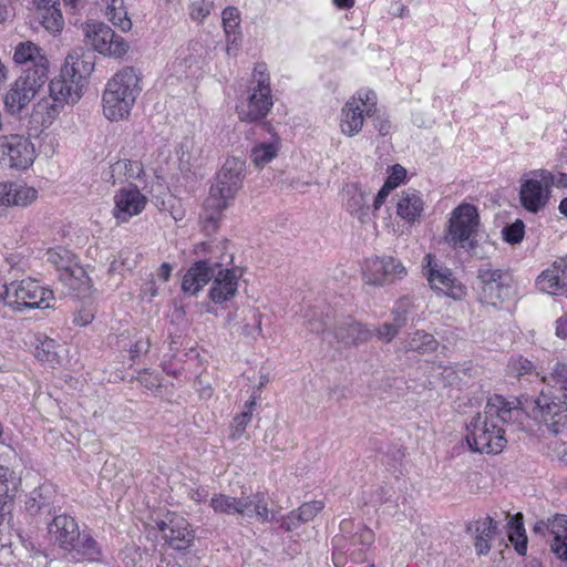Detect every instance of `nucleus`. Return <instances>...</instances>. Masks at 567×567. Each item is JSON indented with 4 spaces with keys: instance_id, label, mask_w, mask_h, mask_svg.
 <instances>
[{
    "instance_id": "f257e3e1",
    "label": "nucleus",
    "mask_w": 567,
    "mask_h": 567,
    "mask_svg": "<svg viewBox=\"0 0 567 567\" xmlns=\"http://www.w3.org/2000/svg\"><path fill=\"white\" fill-rule=\"evenodd\" d=\"M518 410L501 395L488 399L483 412L477 413L466 427V443L471 451L498 454L506 446L503 424Z\"/></svg>"
},
{
    "instance_id": "f03ea898",
    "label": "nucleus",
    "mask_w": 567,
    "mask_h": 567,
    "mask_svg": "<svg viewBox=\"0 0 567 567\" xmlns=\"http://www.w3.org/2000/svg\"><path fill=\"white\" fill-rule=\"evenodd\" d=\"M142 92V74L134 66H123L106 82L102 94L104 116L111 122L125 120Z\"/></svg>"
},
{
    "instance_id": "7ed1b4c3",
    "label": "nucleus",
    "mask_w": 567,
    "mask_h": 567,
    "mask_svg": "<svg viewBox=\"0 0 567 567\" xmlns=\"http://www.w3.org/2000/svg\"><path fill=\"white\" fill-rule=\"evenodd\" d=\"M245 173V162L237 158H227L218 172L209 195L204 203V219L207 227L215 228L219 216L234 200L241 188Z\"/></svg>"
},
{
    "instance_id": "20e7f679",
    "label": "nucleus",
    "mask_w": 567,
    "mask_h": 567,
    "mask_svg": "<svg viewBox=\"0 0 567 567\" xmlns=\"http://www.w3.org/2000/svg\"><path fill=\"white\" fill-rule=\"evenodd\" d=\"M378 96L368 87H362L352 94L341 106L338 115V128L341 135L354 137L359 135L368 118L377 115Z\"/></svg>"
},
{
    "instance_id": "39448f33",
    "label": "nucleus",
    "mask_w": 567,
    "mask_h": 567,
    "mask_svg": "<svg viewBox=\"0 0 567 567\" xmlns=\"http://www.w3.org/2000/svg\"><path fill=\"white\" fill-rule=\"evenodd\" d=\"M80 29L85 48L104 58L121 60L131 50L130 42L103 21L90 19Z\"/></svg>"
},
{
    "instance_id": "423d86ee",
    "label": "nucleus",
    "mask_w": 567,
    "mask_h": 567,
    "mask_svg": "<svg viewBox=\"0 0 567 567\" xmlns=\"http://www.w3.org/2000/svg\"><path fill=\"white\" fill-rule=\"evenodd\" d=\"M481 218L477 207L462 203L450 214L445 228V241L463 249H473L477 243Z\"/></svg>"
},
{
    "instance_id": "0eeeda50",
    "label": "nucleus",
    "mask_w": 567,
    "mask_h": 567,
    "mask_svg": "<svg viewBox=\"0 0 567 567\" xmlns=\"http://www.w3.org/2000/svg\"><path fill=\"white\" fill-rule=\"evenodd\" d=\"M254 85L246 100L237 105L238 117L243 122H256L264 118L271 110L270 78L265 65L254 69Z\"/></svg>"
},
{
    "instance_id": "6e6552de",
    "label": "nucleus",
    "mask_w": 567,
    "mask_h": 567,
    "mask_svg": "<svg viewBox=\"0 0 567 567\" xmlns=\"http://www.w3.org/2000/svg\"><path fill=\"white\" fill-rule=\"evenodd\" d=\"M544 381L547 385L535 401L536 410L554 416L560 411H567V362H556Z\"/></svg>"
},
{
    "instance_id": "1a4fd4ad",
    "label": "nucleus",
    "mask_w": 567,
    "mask_h": 567,
    "mask_svg": "<svg viewBox=\"0 0 567 567\" xmlns=\"http://www.w3.org/2000/svg\"><path fill=\"white\" fill-rule=\"evenodd\" d=\"M53 292L32 279L10 282L9 307L16 311L47 309L51 307Z\"/></svg>"
},
{
    "instance_id": "9d476101",
    "label": "nucleus",
    "mask_w": 567,
    "mask_h": 567,
    "mask_svg": "<svg viewBox=\"0 0 567 567\" xmlns=\"http://www.w3.org/2000/svg\"><path fill=\"white\" fill-rule=\"evenodd\" d=\"M424 275L431 288L455 301L463 300L467 295L466 287L454 276L453 271L436 262L431 254L424 257Z\"/></svg>"
},
{
    "instance_id": "9b49d317",
    "label": "nucleus",
    "mask_w": 567,
    "mask_h": 567,
    "mask_svg": "<svg viewBox=\"0 0 567 567\" xmlns=\"http://www.w3.org/2000/svg\"><path fill=\"white\" fill-rule=\"evenodd\" d=\"M156 525L165 544L173 550L186 551L195 543V529L185 517L177 513H166L156 522Z\"/></svg>"
},
{
    "instance_id": "f8f14e48",
    "label": "nucleus",
    "mask_w": 567,
    "mask_h": 567,
    "mask_svg": "<svg viewBox=\"0 0 567 567\" xmlns=\"http://www.w3.org/2000/svg\"><path fill=\"white\" fill-rule=\"evenodd\" d=\"M539 169L525 174L519 182L518 198L522 207L532 214H538L549 204L551 194Z\"/></svg>"
},
{
    "instance_id": "ddd939ff",
    "label": "nucleus",
    "mask_w": 567,
    "mask_h": 567,
    "mask_svg": "<svg viewBox=\"0 0 567 567\" xmlns=\"http://www.w3.org/2000/svg\"><path fill=\"white\" fill-rule=\"evenodd\" d=\"M477 279L480 301L486 305H501L513 292L507 276L498 269L484 266L478 269Z\"/></svg>"
},
{
    "instance_id": "4468645a",
    "label": "nucleus",
    "mask_w": 567,
    "mask_h": 567,
    "mask_svg": "<svg viewBox=\"0 0 567 567\" xmlns=\"http://www.w3.org/2000/svg\"><path fill=\"white\" fill-rule=\"evenodd\" d=\"M37 158V150L30 138L22 135H10L0 140V162L11 168L25 171Z\"/></svg>"
},
{
    "instance_id": "2eb2a0df",
    "label": "nucleus",
    "mask_w": 567,
    "mask_h": 567,
    "mask_svg": "<svg viewBox=\"0 0 567 567\" xmlns=\"http://www.w3.org/2000/svg\"><path fill=\"white\" fill-rule=\"evenodd\" d=\"M48 79L21 74L4 95V106L11 114L20 113L40 93Z\"/></svg>"
},
{
    "instance_id": "dca6fc26",
    "label": "nucleus",
    "mask_w": 567,
    "mask_h": 567,
    "mask_svg": "<svg viewBox=\"0 0 567 567\" xmlns=\"http://www.w3.org/2000/svg\"><path fill=\"white\" fill-rule=\"evenodd\" d=\"M405 275L406 268L399 259L383 256L367 261L363 280L367 285L382 287L402 279Z\"/></svg>"
},
{
    "instance_id": "f3484780",
    "label": "nucleus",
    "mask_w": 567,
    "mask_h": 567,
    "mask_svg": "<svg viewBox=\"0 0 567 567\" xmlns=\"http://www.w3.org/2000/svg\"><path fill=\"white\" fill-rule=\"evenodd\" d=\"M147 203V196L136 186H123L113 196L112 216L118 225L128 223L145 210Z\"/></svg>"
},
{
    "instance_id": "a211bd4d",
    "label": "nucleus",
    "mask_w": 567,
    "mask_h": 567,
    "mask_svg": "<svg viewBox=\"0 0 567 567\" xmlns=\"http://www.w3.org/2000/svg\"><path fill=\"white\" fill-rule=\"evenodd\" d=\"M216 267L208 298L212 302L221 305L234 299L237 295L244 270L239 267H223V264H216Z\"/></svg>"
},
{
    "instance_id": "6ab92c4d",
    "label": "nucleus",
    "mask_w": 567,
    "mask_h": 567,
    "mask_svg": "<svg viewBox=\"0 0 567 567\" xmlns=\"http://www.w3.org/2000/svg\"><path fill=\"white\" fill-rule=\"evenodd\" d=\"M47 260L60 271V278L71 289H80L86 280L84 269L75 261L74 255L66 248L56 247L47 251Z\"/></svg>"
},
{
    "instance_id": "aec40b11",
    "label": "nucleus",
    "mask_w": 567,
    "mask_h": 567,
    "mask_svg": "<svg viewBox=\"0 0 567 567\" xmlns=\"http://www.w3.org/2000/svg\"><path fill=\"white\" fill-rule=\"evenodd\" d=\"M12 60L18 65H30L22 74L49 76V60L43 49L32 41L19 42L14 47Z\"/></svg>"
},
{
    "instance_id": "412c9836",
    "label": "nucleus",
    "mask_w": 567,
    "mask_h": 567,
    "mask_svg": "<svg viewBox=\"0 0 567 567\" xmlns=\"http://www.w3.org/2000/svg\"><path fill=\"white\" fill-rule=\"evenodd\" d=\"M39 198V189L23 181L0 182V208L28 207Z\"/></svg>"
},
{
    "instance_id": "4be33fe9",
    "label": "nucleus",
    "mask_w": 567,
    "mask_h": 567,
    "mask_svg": "<svg viewBox=\"0 0 567 567\" xmlns=\"http://www.w3.org/2000/svg\"><path fill=\"white\" fill-rule=\"evenodd\" d=\"M262 315L254 307L244 308L243 310H235L227 316V324L230 329L248 340H256L261 336Z\"/></svg>"
},
{
    "instance_id": "5701e85b",
    "label": "nucleus",
    "mask_w": 567,
    "mask_h": 567,
    "mask_svg": "<svg viewBox=\"0 0 567 567\" xmlns=\"http://www.w3.org/2000/svg\"><path fill=\"white\" fill-rule=\"evenodd\" d=\"M539 291L557 296L567 291V258L556 260L536 279Z\"/></svg>"
},
{
    "instance_id": "b1692460",
    "label": "nucleus",
    "mask_w": 567,
    "mask_h": 567,
    "mask_svg": "<svg viewBox=\"0 0 567 567\" xmlns=\"http://www.w3.org/2000/svg\"><path fill=\"white\" fill-rule=\"evenodd\" d=\"M424 207L422 194L416 189L408 188L395 196V213L410 226L420 221Z\"/></svg>"
},
{
    "instance_id": "393cba45",
    "label": "nucleus",
    "mask_w": 567,
    "mask_h": 567,
    "mask_svg": "<svg viewBox=\"0 0 567 567\" xmlns=\"http://www.w3.org/2000/svg\"><path fill=\"white\" fill-rule=\"evenodd\" d=\"M344 192L347 196L344 203L347 212L351 216L355 217L361 224L370 223V190L358 184H349L347 185Z\"/></svg>"
},
{
    "instance_id": "a878e982",
    "label": "nucleus",
    "mask_w": 567,
    "mask_h": 567,
    "mask_svg": "<svg viewBox=\"0 0 567 567\" xmlns=\"http://www.w3.org/2000/svg\"><path fill=\"white\" fill-rule=\"evenodd\" d=\"M79 526L75 519L68 515H58L48 525V534L50 540L68 550L70 546H73L75 537H78Z\"/></svg>"
},
{
    "instance_id": "bb28decb",
    "label": "nucleus",
    "mask_w": 567,
    "mask_h": 567,
    "mask_svg": "<svg viewBox=\"0 0 567 567\" xmlns=\"http://www.w3.org/2000/svg\"><path fill=\"white\" fill-rule=\"evenodd\" d=\"M93 3L112 25L123 32L131 31L133 22L128 17L125 0H93Z\"/></svg>"
},
{
    "instance_id": "cd10ccee",
    "label": "nucleus",
    "mask_w": 567,
    "mask_h": 567,
    "mask_svg": "<svg viewBox=\"0 0 567 567\" xmlns=\"http://www.w3.org/2000/svg\"><path fill=\"white\" fill-rule=\"evenodd\" d=\"M144 175V168L141 162L132 159H118L111 164L105 178L113 185H121L127 183L128 186H134L133 183L138 181Z\"/></svg>"
},
{
    "instance_id": "c85d7f7f",
    "label": "nucleus",
    "mask_w": 567,
    "mask_h": 567,
    "mask_svg": "<svg viewBox=\"0 0 567 567\" xmlns=\"http://www.w3.org/2000/svg\"><path fill=\"white\" fill-rule=\"evenodd\" d=\"M217 261L200 260L195 262L185 274L182 288L185 292L197 293L208 281H210L216 271Z\"/></svg>"
},
{
    "instance_id": "c756f323",
    "label": "nucleus",
    "mask_w": 567,
    "mask_h": 567,
    "mask_svg": "<svg viewBox=\"0 0 567 567\" xmlns=\"http://www.w3.org/2000/svg\"><path fill=\"white\" fill-rule=\"evenodd\" d=\"M221 22L226 35V53L237 55L241 42L240 13L235 7L224 9Z\"/></svg>"
},
{
    "instance_id": "7c9ffc66",
    "label": "nucleus",
    "mask_w": 567,
    "mask_h": 567,
    "mask_svg": "<svg viewBox=\"0 0 567 567\" xmlns=\"http://www.w3.org/2000/svg\"><path fill=\"white\" fill-rule=\"evenodd\" d=\"M82 91L83 85H78L73 80L66 81L60 76L51 80L49 84V94L64 106L78 103L82 97Z\"/></svg>"
},
{
    "instance_id": "2f4dec72",
    "label": "nucleus",
    "mask_w": 567,
    "mask_h": 567,
    "mask_svg": "<svg viewBox=\"0 0 567 567\" xmlns=\"http://www.w3.org/2000/svg\"><path fill=\"white\" fill-rule=\"evenodd\" d=\"M498 524L491 516L480 518L474 524L475 548L480 555H485L491 549V542L497 534Z\"/></svg>"
},
{
    "instance_id": "473e14b6",
    "label": "nucleus",
    "mask_w": 567,
    "mask_h": 567,
    "mask_svg": "<svg viewBox=\"0 0 567 567\" xmlns=\"http://www.w3.org/2000/svg\"><path fill=\"white\" fill-rule=\"evenodd\" d=\"M550 549L555 556L567 561V516L556 515L551 523Z\"/></svg>"
},
{
    "instance_id": "72a5a7b5",
    "label": "nucleus",
    "mask_w": 567,
    "mask_h": 567,
    "mask_svg": "<svg viewBox=\"0 0 567 567\" xmlns=\"http://www.w3.org/2000/svg\"><path fill=\"white\" fill-rule=\"evenodd\" d=\"M64 105L53 100L52 95L42 97L34 106L33 117L43 127L51 126L63 111Z\"/></svg>"
},
{
    "instance_id": "f704fd0d",
    "label": "nucleus",
    "mask_w": 567,
    "mask_h": 567,
    "mask_svg": "<svg viewBox=\"0 0 567 567\" xmlns=\"http://www.w3.org/2000/svg\"><path fill=\"white\" fill-rule=\"evenodd\" d=\"M280 148L281 142L279 137L257 143L251 148L250 159L256 167L262 168L278 156Z\"/></svg>"
},
{
    "instance_id": "c9c22d12",
    "label": "nucleus",
    "mask_w": 567,
    "mask_h": 567,
    "mask_svg": "<svg viewBox=\"0 0 567 567\" xmlns=\"http://www.w3.org/2000/svg\"><path fill=\"white\" fill-rule=\"evenodd\" d=\"M54 495L55 491L51 485H41L33 489L25 502L28 512L30 514H38L42 511L50 513Z\"/></svg>"
},
{
    "instance_id": "e433bc0d",
    "label": "nucleus",
    "mask_w": 567,
    "mask_h": 567,
    "mask_svg": "<svg viewBox=\"0 0 567 567\" xmlns=\"http://www.w3.org/2000/svg\"><path fill=\"white\" fill-rule=\"evenodd\" d=\"M237 514L248 518L257 517L261 520H268L270 512L264 497L259 494H255L239 497Z\"/></svg>"
},
{
    "instance_id": "4c0bfd02",
    "label": "nucleus",
    "mask_w": 567,
    "mask_h": 567,
    "mask_svg": "<svg viewBox=\"0 0 567 567\" xmlns=\"http://www.w3.org/2000/svg\"><path fill=\"white\" fill-rule=\"evenodd\" d=\"M19 485L14 472L0 466V520L3 518L6 507L13 501Z\"/></svg>"
},
{
    "instance_id": "58836bf2",
    "label": "nucleus",
    "mask_w": 567,
    "mask_h": 567,
    "mask_svg": "<svg viewBox=\"0 0 567 567\" xmlns=\"http://www.w3.org/2000/svg\"><path fill=\"white\" fill-rule=\"evenodd\" d=\"M40 24L51 35H59L65 25L64 17L60 8V3L48 7L37 12Z\"/></svg>"
},
{
    "instance_id": "ea45409f",
    "label": "nucleus",
    "mask_w": 567,
    "mask_h": 567,
    "mask_svg": "<svg viewBox=\"0 0 567 567\" xmlns=\"http://www.w3.org/2000/svg\"><path fill=\"white\" fill-rule=\"evenodd\" d=\"M402 343L404 350L422 353L434 352L439 347L436 339L431 333L423 330H417L409 334Z\"/></svg>"
},
{
    "instance_id": "a19ab883",
    "label": "nucleus",
    "mask_w": 567,
    "mask_h": 567,
    "mask_svg": "<svg viewBox=\"0 0 567 567\" xmlns=\"http://www.w3.org/2000/svg\"><path fill=\"white\" fill-rule=\"evenodd\" d=\"M373 332L359 322H351L337 330V338L344 344H358L369 341Z\"/></svg>"
},
{
    "instance_id": "79ce46f5",
    "label": "nucleus",
    "mask_w": 567,
    "mask_h": 567,
    "mask_svg": "<svg viewBox=\"0 0 567 567\" xmlns=\"http://www.w3.org/2000/svg\"><path fill=\"white\" fill-rule=\"evenodd\" d=\"M507 517L509 518L507 523L508 538L516 551L519 555H525L527 550V536L525 534L523 516L522 514H516L514 516L507 515Z\"/></svg>"
},
{
    "instance_id": "37998d69",
    "label": "nucleus",
    "mask_w": 567,
    "mask_h": 567,
    "mask_svg": "<svg viewBox=\"0 0 567 567\" xmlns=\"http://www.w3.org/2000/svg\"><path fill=\"white\" fill-rule=\"evenodd\" d=\"M73 546L66 550L72 554H76L81 557L93 559L99 554V547L96 542L92 538V536L85 532L78 533V537H75Z\"/></svg>"
},
{
    "instance_id": "c03bdc74",
    "label": "nucleus",
    "mask_w": 567,
    "mask_h": 567,
    "mask_svg": "<svg viewBox=\"0 0 567 567\" xmlns=\"http://www.w3.org/2000/svg\"><path fill=\"white\" fill-rule=\"evenodd\" d=\"M60 349L61 347L58 346L53 339L44 338L43 340H39L37 344L35 358L39 361L54 367L60 362Z\"/></svg>"
},
{
    "instance_id": "a18cd8bd",
    "label": "nucleus",
    "mask_w": 567,
    "mask_h": 567,
    "mask_svg": "<svg viewBox=\"0 0 567 567\" xmlns=\"http://www.w3.org/2000/svg\"><path fill=\"white\" fill-rule=\"evenodd\" d=\"M81 63L78 54H69L65 58L64 64L60 72V78L71 81L73 80L78 85L84 86L83 76L80 73L79 64Z\"/></svg>"
},
{
    "instance_id": "49530a36",
    "label": "nucleus",
    "mask_w": 567,
    "mask_h": 567,
    "mask_svg": "<svg viewBox=\"0 0 567 567\" xmlns=\"http://www.w3.org/2000/svg\"><path fill=\"white\" fill-rule=\"evenodd\" d=\"M238 504L239 498L224 494L215 495L210 499V506L213 507L214 512L227 515L237 514Z\"/></svg>"
},
{
    "instance_id": "de8ad7c7",
    "label": "nucleus",
    "mask_w": 567,
    "mask_h": 567,
    "mask_svg": "<svg viewBox=\"0 0 567 567\" xmlns=\"http://www.w3.org/2000/svg\"><path fill=\"white\" fill-rule=\"evenodd\" d=\"M508 373L515 378L532 374L535 371V365L528 359L523 357L512 358L507 365Z\"/></svg>"
},
{
    "instance_id": "09e8293b",
    "label": "nucleus",
    "mask_w": 567,
    "mask_h": 567,
    "mask_svg": "<svg viewBox=\"0 0 567 567\" xmlns=\"http://www.w3.org/2000/svg\"><path fill=\"white\" fill-rule=\"evenodd\" d=\"M566 411H560L558 415L547 414L546 412L538 411L543 422H545L554 434L564 433L567 431V414Z\"/></svg>"
},
{
    "instance_id": "8fccbe9b",
    "label": "nucleus",
    "mask_w": 567,
    "mask_h": 567,
    "mask_svg": "<svg viewBox=\"0 0 567 567\" xmlns=\"http://www.w3.org/2000/svg\"><path fill=\"white\" fill-rule=\"evenodd\" d=\"M179 161L183 163H190L199 156V148L196 145L194 137H185L176 150Z\"/></svg>"
},
{
    "instance_id": "3c124183",
    "label": "nucleus",
    "mask_w": 567,
    "mask_h": 567,
    "mask_svg": "<svg viewBox=\"0 0 567 567\" xmlns=\"http://www.w3.org/2000/svg\"><path fill=\"white\" fill-rule=\"evenodd\" d=\"M323 508V504L319 501L302 504L298 509L292 511V518L298 517L302 523L313 519Z\"/></svg>"
},
{
    "instance_id": "603ef678",
    "label": "nucleus",
    "mask_w": 567,
    "mask_h": 567,
    "mask_svg": "<svg viewBox=\"0 0 567 567\" xmlns=\"http://www.w3.org/2000/svg\"><path fill=\"white\" fill-rule=\"evenodd\" d=\"M502 234L506 243L518 244L524 238L525 225L523 220L516 219L513 224L504 227Z\"/></svg>"
},
{
    "instance_id": "864d4df0",
    "label": "nucleus",
    "mask_w": 567,
    "mask_h": 567,
    "mask_svg": "<svg viewBox=\"0 0 567 567\" xmlns=\"http://www.w3.org/2000/svg\"><path fill=\"white\" fill-rule=\"evenodd\" d=\"M540 176L544 177V181L551 192V188L555 186L557 188L567 187V174L561 172H551L545 168H539Z\"/></svg>"
},
{
    "instance_id": "5fc2aeb1",
    "label": "nucleus",
    "mask_w": 567,
    "mask_h": 567,
    "mask_svg": "<svg viewBox=\"0 0 567 567\" xmlns=\"http://www.w3.org/2000/svg\"><path fill=\"white\" fill-rule=\"evenodd\" d=\"M252 416L250 415V411H244L240 414L234 417L230 429V437L233 440H238L241 437L250 423Z\"/></svg>"
},
{
    "instance_id": "6e6d98bb",
    "label": "nucleus",
    "mask_w": 567,
    "mask_h": 567,
    "mask_svg": "<svg viewBox=\"0 0 567 567\" xmlns=\"http://www.w3.org/2000/svg\"><path fill=\"white\" fill-rule=\"evenodd\" d=\"M212 3L206 0H197L190 4L189 16L194 21L203 22L210 13Z\"/></svg>"
},
{
    "instance_id": "4d7b16f0",
    "label": "nucleus",
    "mask_w": 567,
    "mask_h": 567,
    "mask_svg": "<svg viewBox=\"0 0 567 567\" xmlns=\"http://www.w3.org/2000/svg\"><path fill=\"white\" fill-rule=\"evenodd\" d=\"M132 255V251L127 249L121 250L116 258H114V260L111 262L110 270L120 271L121 266L126 269H132L135 266V261L131 258Z\"/></svg>"
},
{
    "instance_id": "13d9d810",
    "label": "nucleus",
    "mask_w": 567,
    "mask_h": 567,
    "mask_svg": "<svg viewBox=\"0 0 567 567\" xmlns=\"http://www.w3.org/2000/svg\"><path fill=\"white\" fill-rule=\"evenodd\" d=\"M162 291L161 284L154 278L146 280L141 288V298L146 301H152L159 296Z\"/></svg>"
},
{
    "instance_id": "bf43d9fd",
    "label": "nucleus",
    "mask_w": 567,
    "mask_h": 567,
    "mask_svg": "<svg viewBox=\"0 0 567 567\" xmlns=\"http://www.w3.org/2000/svg\"><path fill=\"white\" fill-rule=\"evenodd\" d=\"M412 300L408 297L401 298L394 310V321L399 327H403L406 322L405 315L412 306Z\"/></svg>"
},
{
    "instance_id": "052dcab7",
    "label": "nucleus",
    "mask_w": 567,
    "mask_h": 567,
    "mask_svg": "<svg viewBox=\"0 0 567 567\" xmlns=\"http://www.w3.org/2000/svg\"><path fill=\"white\" fill-rule=\"evenodd\" d=\"M400 328H401V327H399L396 323H395V326H394V324H392V323H388V322H386V323L381 324V326L375 330V334H377V337H378L381 341H383V342H386V343H388V342L392 341V340L396 337V334H398V332H399V329H400Z\"/></svg>"
},
{
    "instance_id": "680f3d73",
    "label": "nucleus",
    "mask_w": 567,
    "mask_h": 567,
    "mask_svg": "<svg viewBox=\"0 0 567 567\" xmlns=\"http://www.w3.org/2000/svg\"><path fill=\"white\" fill-rule=\"evenodd\" d=\"M406 177V171L401 165H394L391 167L390 175L385 183L396 188Z\"/></svg>"
},
{
    "instance_id": "e2e57ef3",
    "label": "nucleus",
    "mask_w": 567,
    "mask_h": 567,
    "mask_svg": "<svg viewBox=\"0 0 567 567\" xmlns=\"http://www.w3.org/2000/svg\"><path fill=\"white\" fill-rule=\"evenodd\" d=\"M394 189L390 184L385 183L381 187V189L378 192L377 196L373 200V209L379 210L381 206L384 204L385 199L390 195V193Z\"/></svg>"
},
{
    "instance_id": "0e129e2a",
    "label": "nucleus",
    "mask_w": 567,
    "mask_h": 567,
    "mask_svg": "<svg viewBox=\"0 0 567 567\" xmlns=\"http://www.w3.org/2000/svg\"><path fill=\"white\" fill-rule=\"evenodd\" d=\"M140 381L144 386L151 391H155L157 388H159V380L158 377L151 372H143L140 374Z\"/></svg>"
},
{
    "instance_id": "69168bd1",
    "label": "nucleus",
    "mask_w": 567,
    "mask_h": 567,
    "mask_svg": "<svg viewBox=\"0 0 567 567\" xmlns=\"http://www.w3.org/2000/svg\"><path fill=\"white\" fill-rule=\"evenodd\" d=\"M555 336L561 340L567 338V316H561L555 321Z\"/></svg>"
},
{
    "instance_id": "338daca9",
    "label": "nucleus",
    "mask_w": 567,
    "mask_h": 567,
    "mask_svg": "<svg viewBox=\"0 0 567 567\" xmlns=\"http://www.w3.org/2000/svg\"><path fill=\"white\" fill-rule=\"evenodd\" d=\"M173 267L168 262H163L156 270L157 279L165 284L172 276Z\"/></svg>"
},
{
    "instance_id": "774afa93",
    "label": "nucleus",
    "mask_w": 567,
    "mask_h": 567,
    "mask_svg": "<svg viewBox=\"0 0 567 567\" xmlns=\"http://www.w3.org/2000/svg\"><path fill=\"white\" fill-rule=\"evenodd\" d=\"M300 524H302V522H300L298 517L292 518V512H290L286 517H284L281 523L282 527L286 530H292L295 528H298Z\"/></svg>"
}]
</instances>
